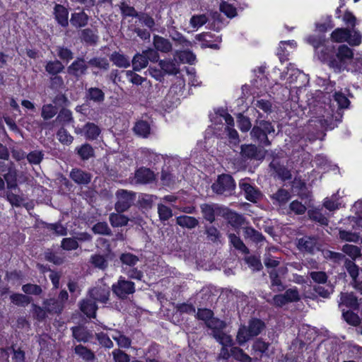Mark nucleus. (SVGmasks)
<instances>
[{"label":"nucleus","mask_w":362,"mask_h":362,"mask_svg":"<svg viewBox=\"0 0 362 362\" xmlns=\"http://www.w3.org/2000/svg\"><path fill=\"white\" fill-rule=\"evenodd\" d=\"M306 42L313 47L317 58L327 63L334 71L341 72L348 69V64L353 55L352 49L348 46L340 45L336 50L332 42L322 35H310L307 37Z\"/></svg>","instance_id":"1"},{"label":"nucleus","mask_w":362,"mask_h":362,"mask_svg":"<svg viewBox=\"0 0 362 362\" xmlns=\"http://www.w3.org/2000/svg\"><path fill=\"white\" fill-rule=\"evenodd\" d=\"M275 129L272 124L269 121L256 120L254 127L250 132L251 138L265 146H269L271 141L268 135L274 133Z\"/></svg>","instance_id":"2"},{"label":"nucleus","mask_w":362,"mask_h":362,"mask_svg":"<svg viewBox=\"0 0 362 362\" xmlns=\"http://www.w3.org/2000/svg\"><path fill=\"white\" fill-rule=\"evenodd\" d=\"M264 323L259 319H252L249 322L248 326H242L239 328L236 340L242 346L252 337L259 335L264 328Z\"/></svg>","instance_id":"3"},{"label":"nucleus","mask_w":362,"mask_h":362,"mask_svg":"<svg viewBox=\"0 0 362 362\" xmlns=\"http://www.w3.org/2000/svg\"><path fill=\"white\" fill-rule=\"evenodd\" d=\"M332 40L336 42H348L351 46L361 43L362 35L357 29L336 28L331 34Z\"/></svg>","instance_id":"4"},{"label":"nucleus","mask_w":362,"mask_h":362,"mask_svg":"<svg viewBox=\"0 0 362 362\" xmlns=\"http://www.w3.org/2000/svg\"><path fill=\"white\" fill-rule=\"evenodd\" d=\"M235 182L233 177L228 174H221L212 184V191L218 195L230 196L235 189Z\"/></svg>","instance_id":"5"},{"label":"nucleus","mask_w":362,"mask_h":362,"mask_svg":"<svg viewBox=\"0 0 362 362\" xmlns=\"http://www.w3.org/2000/svg\"><path fill=\"white\" fill-rule=\"evenodd\" d=\"M206 326L212 330L211 334L219 343L228 344L230 341V336L223 332L226 323L218 318L211 317L206 322Z\"/></svg>","instance_id":"6"},{"label":"nucleus","mask_w":362,"mask_h":362,"mask_svg":"<svg viewBox=\"0 0 362 362\" xmlns=\"http://www.w3.org/2000/svg\"><path fill=\"white\" fill-rule=\"evenodd\" d=\"M117 202L115 209L118 213L127 211L136 199V193L127 189H120L115 194Z\"/></svg>","instance_id":"7"},{"label":"nucleus","mask_w":362,"mask_h":362,"mask_svg":"<svg viewBox=\"0 0 362 362\" xmlns=\"http://www.w3.org/2000/svg\"><path fill=\"white\" fill-rule=\"evenodd\" d=\"M112 292L120 299H125L128 295L135 292L134 283L120 277L112 286Z\"/></svg>","instance_id":"8"},{"label":"nucleus","mask_w":362,"mask_h":362,"mask_svg":"<svg viewBox=\"0 0 362 362\" xmlns=\"http://www.w3.org/2000/svg\"><path fill=\"white\" fill-rule=\"evenodd\" d=\"M239 188L243 192L245 199L251 202H257L262 197L261 192L252 185L249 178L241 179L238 183Z\"/></svg>","instance_id":"9"},{"label":"nucleus","mask_w":362,"mask_h":362,"mask_svg":"<svg viewBox=\"0 0 362 362\" xmlns=\"http://www.w3.org/2000/svg\"><path fill=\"white\" fill-rule=\"evenodd\" d=\"M266 151L253 144H243L240 147V154L244 159L263 160Z\"/></svg>","instance_id":"10"},{"label":"nucleus","mask_w":362,"mask_h":362,"mask_svg":"<svg viewBox=\"0 0 362 362\" xmlns=\"http://www.w3.org/2000/svg\"><path fill=\"white\" fill-rule=\"evenodd\" d=\"M88 296L97 303H107L110 296V290L105 285L97 286L89 290Z\"/></svg>","instance_id":"11"},{"label":"nucleus","mask_w":362,"mask_h":362,"mask_svg":"<svg viewBox=\"0 0 362 362\" xmlns=\"http://www.w3.org/2000/svg\"><path fill=\"white\" fill-rule=\"evenodd\" d=\"M88 65L86 64L85 60L82 57H77L68 67L67 72L69 74L79 78L86 74Z\"/></svg>","instance_id":"12"},{"label":"nucleus","mask_w":362,"mask_h":362,"mask_svg":"<svg viewBox=\"0 0 362 362\" xmlns=\"http://www.w3.org/2000/svg\"><path fill=\"white\" fill-rule=\"evenodd\" d=\"M317 236H304L298 240L297 247L300 251L313 254L317 248Z\"/></svg>","instance_id":"13"},{"label":"nucleus","mask_w":362,"mask_h":362,"mask_svg":"<svg viewBox=\"0 0 362 362\" xmlns=\"http://www.w3.org/2000/svg\"><path fill=\"white\" fill-rule=\"evenodd\" d=\"M70 178L76 184L86 185L89 184L92 179V175L80 168H74L70 172Z\"/></svg>","instance_id":"14"},{"label":"nucleus","mask_w":362,"mask_h":362,"mask_svg":"<svg viewBox=\"0 0 362 362\" xmlns=\"http://www.w3.org/2000/svg\"><path fill=\"white\" fill-rule=\"evenodd\" d=\"M156 175L149 168H141L134 174V180L138 184H148L154 181Z\"/></svg>","instance_id":"15"},{"label":"nucleus","mask_w":362,"mask_h":362,"mask_svg":"<svg viewBox=\"0 0 362 362\" xmlns=\"http://www.w3.org/2000/svg\"><path fill=\"white\" fill-rule=\"evenodd\" d=\"M85 98L96 104H101L105 99L104 91L98 87H90L86 89Z\"/></svg>","instance_id":"16"},{"label":"nucleus","mask_w":362,"mask_h":362,"mask_svg":"<svg viewBox=\"0 0 362 362\" xmlns=\"http://www.w3.org/2000/svg\"><path fill=\"white\" fill-rule=\"evenodd\" d=\"M81 310L88 317H95L98 305L96 302L90 298L83 299L80 302Z\"/></svg>","instance_id":"17"},{"label":"nucleus","mask_w":362,"mask_h":362,"mask_svg":"<svg viewBox=\"0 0 362 362\" xmlns=\"http://www.w3.org/2000/svg\"><path fill=\"white\" fill-rule=\"evenodd\" d=\"M0 174L2 175L5 183L17 180L18 177L17 170L13 162L2 165L0 168Z\"/></svg>","instance_id":"18"},{"label":"nucleus","mask_w":362,"mask_h":362,"mask_svg":"<svg viewBox=\"0 0 362 362\" xmlns=\"http://www.w3.org/2000/svg\"><path fill=\"white\" fill-rule=\"evenodd\" d=\"M73 337L79 342H87L92 338V334L87 328L76 326L71 328Z\"/></svg>","instance_id":"19"},{"label":"nucleus","mask_w":362,"mask_h":362,"mask_svg":"<svg viewBox=\"0 0 362 362\" xmlns=\"http://www.w3.org/2000/svg\"><path fill=\"white\" fill-rule=\"evenodd\" d=\"M54 14L56 21L62 27H66L69 25V11L64 6L56 4L54 8Z\"/></svg>","instance_id":"20"},{"label":"nucleus","mask_w":362,"mask_h":362,"mask_svg":"<svg viewBox=\"0 0 362 362\" xmlns=\"http://www.w3.org/2000/svg\"><path fill=\"white\" fill-rule=\"evenodd\" d=\"M43 306L49 314H59L64 308L62 302L54 298L45 299L43 301Z\"/></svg>","instance_id":"21"},{"label":"nucleus","mask_w":362,"mask_h":362,"mask_svg":"<svg viewBox=\"0 0 362 362\" xmlns=\"http://www.w3.org/2000/svg\"><path fill=\"white\" fill-rule=\"evenodd\" d=\"M200 209L204 219L211 223L215 221V214L219 209V206L217 204H203Z\"/></svg>","instance_id":"22"},{"label":"nucleus","mask_w":362,"mask_h":362,"mask_svg":"<svg viewBox=\"0 0 362 362\" xmlns=\"http://www.w3.org/2000/svg\"><path fill=\"white\" fill-rule=\"evenodd\" d=\"M176 223L182 228L193 229L199 225V221L195 217L182 215L177 217Z\"/></svg>","instance_id":"23"},{"label":"nucleus","mask_w":362,"mask_h":362,"mask_svg":"<svg viewBox=\"0 0 362 362\" xmlns=\"http://www.w3.org/2000/svg\"><path fill=\"white\" fill-rule=\"evenodd\" d=\"M243 230V235L245 239H250L251 241L257 244L260 243L264 240V237L263 235L252 227H244Z\"/></svg>","instance_id":"24"},{"label":"nucleus","mask_w":362,"mask_h":362,"mask_svg":"<svg viewBox=\"0 0 362 362\" xmlns=\"http://www.w3.org/2000/svg\"><path fill=\"white\" fill-rule=\"evenodd\" d=\"M83 132L87 139L95 140L100 135L101 130L95 124L88 122L83 126Z\"/></svg>","instance_id":"25"},{"label":"nucleus","mask_w":362,"mask_h":362,"mask_svg":"<svg viewBox=\"0 0 362 362\" xmlns=\"http://www.w3.org/2000/svg\"><path fill=\"white\" fill-rule=\"evenodd\" d=\"M64 68L62 62L57 59L48 61L45 66L46 72L51 76L59 75L64 71Z\"/></svg>","instance_id":"26"},{"label":"nucleus","mask_w":362,"mask_h":362,"mask_svg":"<svg viewBox=\"0 0 362 362\" xmlns=\"http://www.w3.org/2000/svg\"><path fill=\"white\" fill-rule=\"evenodd\" d=\"M153 45L156 50L161 52L167 53L172 49V45L170 41L158 35L153 37Z\"/></svg>","instance_id":"27"},{"label":"nucleus","mask_w":362,"mask_h":362,"mask_svg":"<svg viewBox=\"0 0 362 362\" xmlns=\"http://www.w3.org/2000/svg\"><path fill=\"white\" fill-rule=\"evenodd\" d=\"M159 66L164 74L169 75H176L180 71L176 64L170 59L160 60Z\"/></svg>","instance_id":"28"},{"label":"nucleus","mask_w":362,"mask_h":362,"mask_svg":"<svg viewBox=\"0 0 362 362\" xmlns=\"http://www.w3.org/2000/svg\"><path fill=\"white\" fill-rule=\"evenodd\" d=\"M271 281V288L275 292H281L285 290L286 287L279 278L276 270L273 269L269 272Z\"/></svg>","instance_id":"29"},{"label":"nucleus","mask_w":362,"mask_h":362,"mask_svg":"<svg viewBox=\"0 0 362 362\" xmlns=\"http://www.w3.org/2000/svg\"><path fill=\"white\" fill-rule=\"evenodd\" d=\"M109 221L112 227L118 228L127 226L129 218L121 213H111L109 216Z\"/></svg>","instance_id":"30"},{"label":"nucleus","mask_w":362,"mask_h":362,"mask_svg":"<svg viewBox=\"0 0 362 362\" xmlns=\"http://www.w3.org/2000/svg\"><path fill=\"white\" fill-rule=\"evenodd\" d=\"M90 262L94 267L101 270H105L108 267L107 255L95 254L90 257Z\"/></svg>","instance_id":"31"},{"label":"nucleus","mask_w":362,"mask_h":362,"mask_svg":"<svg viewBox=\"0 0 362 362\" xmlns=\"http://www.w3.org/2000/svg\"><path fill=\"white\" fill-rule=\"evenodd\" d=\"M134 132L136 135L146 138L150 134L151 127L148 122L139 120L135 124Z\"/></svg>","instance_id":"32"},{"label":"nucleus","mask_w":362,"mask_h":362,"mask_svg":"<svg viewBox=\"0 0 362 362\" xmlns=\"http://www.w3.org/2000/svg\"><path fill=\"white\" fill-rule=\"evenodd\" d=\"M345 305L347 307L356 309L358 308L357 298L353 293H341L339 305Z\"/></svg>","instance_id":"33"},{"label":"nucleus","mask_w":362,"mask_h":362,"mask_svg":"<svg viewBox=\"0 0 362 362\" xmlns=\"http://www.w3.org/2000/svg\"><path fill=\"white\" fill-rule=\"evenodd\" d=\"M88 21V15L83 11L72 13L70 19L71 25L76 28H81L86 25Z\"/></svg>","instance_id":"34"},{"label":"nucleus","mask_w":362,"mask_h":362,"mask_svg":"<svg viewBox=\"0 0 362 362\" xmlns=\"http://www.w3.org/2000/svg\"><path fill=\"white\" fill-rule=\"evenodd\" d=\"M90 66L97 68L102 71H107L110 68V63L107 58L96 57L91 58L88 62Z\"/></svg>","instance_id":"35"},{"label":"nucleus","mask_w":362,"mask_h":362,"mask_svg":"<svg viewBox=\"0 0 362 362\" xmlns=\"http://www.w3.org/2000/svg\"><path fill=\"white\" fill-rule=\"evenodd\" d=\"M110 60L119 68H127L130 65L129 59L124 55L115 52L110 56Z\"/></svg>","instance_id":"36"},{"label":"nucleus","mask_w":362,"mask_h":362,"mask_svg":"<svg viewBox=\"0 0 362 362\" xmlns=\"http://www.w3.org/2000/svg\"><path fill=\"white\" fill-rule=\"evenodd\" d=\"M230 243L233 246L238 250L240 251L243 254H249L250 250L244 244L243 240L236 235L230 233L228 235Z\"/></svg>","instance_id":"37"},{"label":"nucleus","mask_w":362,"mask_h":362,"mask_svg":"<svg viewBox=\"0 0 362 362\" xmlns=\"http://www.w3.org/2000/svg\"><path fill=\"white\" fill-rule=\"evenodd\" d=\"M230 354L236 361L240 362H251L252 358L244 352V351L238 347L232 346L230 349Z\"/></svg>","instance_id":"38"},{"label":"nucleus","mask_w":362,"mask_h":362,"mask_svg":"<svg viewBox=\"0 0 362 362\" xmlns=\"http://www.w3.org/2000/svg\"><path fill=\"white\" fill-rule=\"evenodd\" d=\"M132 62L134 70L136 71L146 67L148 63L144 52L141 54H136Z\"/></svg>","instance_id":"39"},{"label":"nucleus","mask_w":362,"mask_h":362,"mask_svg":"<svg viewBox=\"0 0 362 362\" xmlns=\"http://www.w3.org/2000/svg\"><path fill=\"white\" fill-rule=\"evenodd\" d=\"M75 353L86 361H93L95 359V354L90 350L83 345H77L74 348Z\"/></svg>","instance_id":"40"},{"label":"nucleus","mask_w":362,"mask_h":362,"mask_svg":"<svg viewBox=\"0 0 362 362\" xmlns=\"http://www.w3.org/2000/svg\"><path fill=\"white\" fill-rule=\"evenodd\" d=\"M76 150L77 154L83 160H88L90 158L94 156V150L93 147L88 144H83L81 146L76 148Z\"/></svg>","instance_id":"41"},{"label":"nucleus","mask_w":362,"mask_h":362,"mask_svg":"<svg viewBox=\"0 0 362 362\" xmlns=\"http://www.w3.org/2000/svg\"><path fill=\"white\" fill-rule=\"evenodd\" d=\"M81 37L83 42L90 45L95 44L98 40V36L95 32L90 28L81 30Z\"/></svg>","instance_id":"42"},{"label":"nucleus","mask_w":362,"mask_h":362,"mask_svg":"<svg viewBox=\"0 0 362 362\" xmlns=\"http://www.w3.org/2000/svg\"><path fill=\"white\" fill-rule=\"evenodd\" d=\"M342 251L349 255L353 261L361 256V248L356 245L346 244L342 247Z\"/></svg>","instance_id":"43"},{"label":"nucleus","mask_w":362,"mask_h":362,"mask_svg":"<svg viewBox=\"0 0 362 362\" xmlns=\"http://www.w3.org/2000/svg\"><path fill=\"white\" fill-rule=\"evenodd\" d=\"M57 107L52 104H45L42 105L41 110V117L44 120H48L54 117L57 113Z\"/></svg>","instance_id":"44"},{"label":"nucleus","mask_w":362,"mask_h":362,"mask_svg":"<svg viewBox=\"0 0 362 362\" xmlns=\"http://www.w3.org/2000/svg\"><path fill=\"white\" fill-rule=\"evenodd\" d=\"M6 199L12 206L20 207L23 205L24 198L23 195L15 194L11 191L6 192Z\"/></svg>","instance_id":"45"},{"label":"nucleus","mask_w":362,"mask_h":362,"mask_svg":"<svg viewBox=\"0 0 362 362\" xmlns=\"http://www.w3.org/2000/svg\"><path fill=\"white\" fill-rule=\"evenodd\" d=\"M158 214L161 222L168 221L173 215L172 209L161 203L158 204Z\"/></svg>","instance_id":"46"},{"label":"nucleus","mask_w":362,"mask_h":362,"mask_svg":"<svg viewBox=\"0 0 362 362\" xmlns=\"http://www.w3.org/2000/svg\"><path fill=\"white\" fill-rule=\"evenodd\" d=\"M11 302L18 306H25L30 303L32 298L27 295L14 293L10 296Z\"/></svg>","instance_id":"47"},{"label":"nucleus","mask_w":362,"mask_h":362,"mask_svg":"<svg viewBox=\"0 0 362 362\" xmlns=\"http://www.w3.org/2000/svg\"><path fill=\"white\" fill-rule=\"evenodd\" d=\"M344 267L354 282H356L359 274V267L353 260L346 259L344 262Z\"/></svg>","instance_id":"48"},{"label":"nucleus","mask_w":362,"mask_h":362,"mask_svg":"<svg viewBox=\"0 0 362 362\" xmlns=\"http://www.w3.org/2000/svg\"><path fill=\"white\" fill-rule=\"evenodd\" d=\"M160 180L163 185L171 186L178 181V178L173 175L169 170L163 169L161 171Z\"/></svg>","instance_id":"49"},{"label":"nucleus","mask_w":362,"mask_h":362,"mask_svg":"<svg viewBox=\"0 0 362 362\" xmlns=\"http://www.w3.org/2000/svg\"><path fill=\"white\" fill-rule=\"evenodd\" d=\"M157 197L153 194H143L139 197V202L141 208L151 209Z\"/></svg>","instance_id":"50"},{"label":"nucleus","mask_w":362,"mask_h":362,"mask_svg":"<svg viewBox=\"0 0 362 362\" xmlns=\"http://www.w3.org/2000/svg\"><path fill=\"white\" fill-rule=\"evenodd\" d=\"M270 167L275 170L276 173L281 179L286 180H290L291 178V173L290 170H288L285 167L280 165L275 161H273L270 163Z\"/></svg>","instance_id":"51"},{"label":"nucleus","mask_w":362,"mask_h":362,"mask_svg":"<svg viewBox=\"0 0 362 362\" xmlns=\"http://www.w3.org/2000/svg\"><path fill=\"white\" fill-rule=\"evenodd\" d=\"M92 231L95 234L111 235L112 230L106 222H98L92 227Z\"/></svg>","instance_id":"52"},{"label":"nucleus","mask_w":362,"mask_h":362,"mask_svg":"<svg viewBox=\"0 0 362 362\" xmlns=\"http://www.w3.org/2000/svg\"><path fill=\"white\" fill-rule=\"evenodd\" d=\"M238 127L243 132H248L252 127V124L249 117L239 113L237 116Z\"/></svg>","instance_id":"53"},{"label":"nucleus","mask_w":362,"mask_h":362,"mask_svg":"<svg viewBox=\"0 0 362 362\" xmlns=\"http://www.w3.org/2000/svg\"><path fill=\"white\" fill-rule=\"evenodd\" d=\"M339 236L341 240L353 243H357L360 238L358 233L345 230H339Z\"/></svg>","instance_id":"54"},{"label":"nucleus","mask_w":362,"mask_h":362,"mask_svg":"<svg viewBox=\"0 0 362 362\" xmlns=\"http://www.w3.org/2000/svg\"><path fill=\"white\" fill-rule=\"evenodd\" d=\"M308 215L311 220L319 223L320 225L327 226L328 224L327 218L319 210L309 211Z\"/></svg>","instance_id":"55"},{"label":"nucleus","mask_w":362,"mask_h":362,"mask_svg":"<svg viewBox=\"0 0 362 362\" xmlns=\"http://www.w3.org/2000/svg\"><path fill=\"white\" fill-rule=\"evenodd\" d=\"M283 295L287 303L298 302L300 299L299 291L296 287L287 289Z\"/></svg>","instance_id":"56"},{"label":"nucleus","mask_w":362,"mask_h":362,"mask_svg":"<svg viewBox=\"0 0 362 362\" xmlns=\"http://www.w3.org/2000/svg\"><path fill=\"white\" fill-rule=\"evenodd\" d=\"M79 247L75 238H64L61 241V247L66 251L75 250Z\"/></svg>","instance_id":"57"},{"label":"nucleus","mask_w":362,"mask_h":362,"mask_svg":"<svg viewBox=\"0 0 362 362\" xmlns=\"http://www.w3.org/2000/svg\"><path fill=\"white\" fill-rule=\"evenodd\" d=\"M72 120H73V117H72L71 111L68 109H66V108H62L59 111V112L55 119V122L62 123V124H65V123H69Z\"/></svg>","instance_id":"58"},{"label":"nucleus","mask_w":362,"mask_h":362,"mask_svg":"<svg viewBox=\"0 0 362 362\" xmlns=\"http://www.w3.org/2000/svg\"><path fill=\"white\" fill-rule=\"evenodd\" d=\"M22 291L27 295L40 296L42 293V288L40 286L33 284H26L23 285Z\"/></svg>","instance_id":"59"},{"label":"nucleus","mask_w":362,"mask_h":362,"mask_svg":"<svg viewBox=\"0 0 362 362\" xmlns=\"http://www.w3.org/2000/svg\"><path fill=\"white\" fill-rule=\"evenodd\" d=\"M58 57L63 61L69 62L74 59L73 52L67 47L59 46L56 49Z\"/></svg>","instance_id":"60"},{"label":"nucleus","mask_w":362,"mask_h":362,"mask_svg":"<svg viewBox=\"0 0 362 362\" xmlns=\"http://www.w3.org/2000/svg\"><path fill=\"white\" fill-rule=\"evenodd\" d=\"M47 229L53 231L58 236H65L68 232L67 228L60 223H49L47 225Z\"/></svg>","instance_id":"61"},{"label":"nucleus","mask_w":362,"mask_h":362,"mask_svg":"<svg viewBox=\"0 0 362 362\" xmlns=\"http://www.w3.org/2000/svg\"><path fill=\"white\" fill-rule=\"evenodd\" d=\"M272 198L276 200L279 204H284L290 199V194L286 189H279L272 196Z\"/></svg>","instance_id":"62"},{"label":"nucleus","mask_w":362,"mask_h":362,"mask_svg":"<svg viewBox=\"0 0 362 362\" xmlns=\"http://www.w3.org/2000/svg\"><path fill=\"white\" fill-rule=\"evenodd\" d=\"M119 259L122 264L130 267H134L139 262V257L136 255L129 252L122 254L120 255Z\"/></svg>","instance_id":"63"},{"label":"nucleus","mask_w":362,"mask_h":362,"mask_svg":"<svg viewBox=\"0 0 362 362\" xmlns=\"http://www.w3.org/2000/svg\"><path fill=\"white\" fill-rule=\"evenodd\" d=\"M208 21V18L205 14L194 15L189 21L192 27L199 28L204 25Z\"/></svg>","instance_id":"64"}]
</instances>
